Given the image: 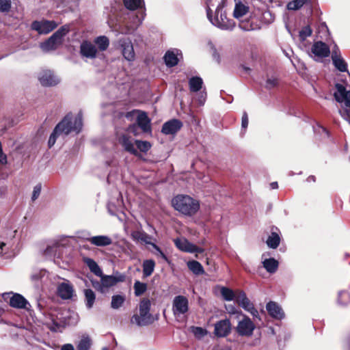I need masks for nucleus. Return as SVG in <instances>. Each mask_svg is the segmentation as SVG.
Segmentation results:
<instances>
[{
    "instance_id": "f257e3e1",
    "label": "nucleus",
    "mask_w": 350,
    "mask_h": 350,
    "mask_svg": "<svg viewBox=\"0 0 350 350\" xmlns=\"http://www.w3.org/2000/svg\"><path fill=\"white\" fill-rule=\"evenodd\" d=\"M83 126L82 115L79 113L72 121V115H67L65 118L55 126L53 132L51 135L48 144L49 147H52L55 142L57 135L64 134L68 135L71 132L79 133Z\"/></svg>"
},
{
    "instance_id": "f03ea898",
    "label": "nucleus",
    "mask_w": 350,
    "mask_h": 350,
    "mask_svg": "<svg viewBox=\"0 0 350 350\" xmlns=\"http://www.w3.org/2000/svg\"><path fill=\"white\" fill-rule=\"evenodd\" d=\"M174 208L185 216H193L200 209V202L188 195L179 194L172 200Z\"/></svg>"
},
{
    "instance_id": "7ed1b4c3",
    "label": "nucleus",
    "mask_w": 350,
    "mask_h": 350,
    "mask_svg": "<svg viewBox=\"0 0 350 350\" xmlns=\"http://www.w3.org/2000/svg\"><path fill=\"white\" fill-rule=\"evenodd\" d=\"M100 281L92 280V286L98 292L101 293H106L109 292V289L116 286L119 282H122L125 280V275L121 273H116V275H104L103 273L100 276Z\"/></svg>"
},
{
    "instance_id": "20e7f679",
    "label": "nucleus",
    "mask_w": 350,
    "mask_h": 350,
    "mask_svg": "<svg viewBox=\"0 0 350 350\" xmlns=\"http://www.w3.org/2000/svg\"><path fill=\"white\" fill-rule=\"evenodd\" d=\"M151 303L148 299H143L139 303V314H135L131 319V322L139 326H144L153 322V318L150 313Z\"/></svg>"
},
{
    "instance_id": "39448f33",
    "label": "nucleus",
    "mask_w": 350,
    "mask_h": 350,
    "mask_svg": "<svg viewBox=\"0 0 350 350\" xmlns=\"http://www.w3.org/2000/svg\"><path fill=\"white\" fill-rule=\"evenodd\" d=\"M69 31L68 25L61 27L47 40L40 44V48L46 52L56 49L62 43L64 37Z\"/></svg>"
},
{
    "instance_id": "423d86ee",
    "label": "nucleus",
    "mask_w": 350,
    "mask_h": 350,
    "mask_svg": "<svg viewBox=\"0 0 350 350\" xmlns=\"http://www.w3.org/2000/svg\"><path fill=\"white\" fill-rule=\"evenodd\" d=\"M207 17L213 25L221 29L231 30L235 26L234 22L226 17V14L223 12L222 8L220 5H218L215 10V16L214 18L211 16L210 9L207 10Z\"/></svg>"
},
{
    "instance_id": "0eeeda50",
    "label": "nucleus",
    "mask_w": 350,
    "mask_h": 350,
    "mask_svg": "<svg viewBox=\"0 0 350 350\" xmlns=\"http://www.w3.org/2000/svg\"><path fill=\"white\" fill-rule=\"evenodd\" d=\"M137 113V124H133L131 125L128 128V132L132 133L135 135H137V127H140L141 129L144 132H148L150 131L151 127H150V119L148 118L146 113L143 111H139L134 110L131 112H128L126 115V118H129L131 115Z\"/></svg>"
},
{
    "instance_id": "6e6552de",
    "label": "nucleus",
    "mask_w": 350,
    "mask_h": 350,
    "mask_svg": "<svg viewBox=\"0 0 350 350\" xmlns=\"http://www.w3.org/2000/svg\"><path fill=\"white\" fill-rule=\"evenodd\" d=\"M236 301L245 310L250 312L253 317L258 316V310L254 308L253 304L247 297L246 294L243 291H237Z\"/></svg>"
},
{
    "instance_id": "1a4fd4ad",
    "label": "nucleus",
    "mask_w": 350,
    "mask_h": 350,
    "mask_svg": "<svg viewBox=\"0 0 350 350\" xmlns=\"http://www.w3.org/2000/svg\"><path fill=\"white\" fill-rule=\"evenodd\" d=\"M79 53L82 57L90 59H96L99 55L95 44L89 40H83L81 42Z\"/></svg>"
},
{
    "instance_id": "9d476101",
    "label": "nucleus",
    "mask_w": 350,
    "mask_h": 350,
    "mask_svg": "<svg viewBox=\"0 0 350 350\" xmlns=\"http://www.w3.org/2000/svg\"><path fill=\"white\" fill-rule=\"evenodd\" d=\"M175 245L181 251L188 253H203L204 249L196 246L185 238L176 239L174 241Z\"/></svg>"
},
{
    "instance_id": "9b49d317",
    "label": "nucleus",
    "mask_w": 350,
    "mask_h": 350,
    "mask_svg": "<svg viewBox=\"0 0 350 350\" xmlns=\"http://www.w3.org/2000/svg\"><path fill=\"white\" fill-rule=\"evenodd\" d=\"M57 27V24L53 21L43 20L34 21L31 27L40 34H47Z\"/></svg>"
},
{
    "instance_id": "f8f14e48",
    "label": "nucleus",
    "mask_w": 350,
    "mask_h": 350,
    "mask_svg": "<svg viewBox=\"0 0 350 350\" xmlns=\"http://www.w3.org/2000/svg\"><path fill=\"white\" fill-rule=\"evenodd\" d=\"M255 325L251 319L243 316V319L240 321L237 327V331L241 336H250L252 335Z\"/></svg>"
},
{
    "instance_id": "ddd939ff",
    "label": "nucleus",
    "mask_w": 350,
    "mask_h": 350,
    "mask_svg": "<svg viewBox=\"0 0 350 350\" xmlns=\"http://www.w3.org/2000/svg\"><path fill=\"white\" fill-rule=\"evenodd\" d=\"M38 80L42 86H53L59 83V79L49 70H42L38 75Z\"/></svg>"
},
{
    "instance_id": "4468645a",
    "label": "nucleus",
    "mask_w": 350,
    "mask_h": 350,
    "mask_svg": "<svg viewBox=\"0 0 350 350\" xmlns=\"http://www.w3.org/2000/svg\"><path fill=\"white\" fill-rule=\"evenodd\" d=\"M119 44L122 49V54L128 62H133L135 59V53L133 45L129 39H121Z\"/></svg>"
},
{
    "instance_id": "2eb2a0df",
    "label": "nucleus",
    "mask_w": 350,
    "mask_h": 350,
    "mask_svg": "<svg viewBox=\"0 0 350 350\" xmlns=\"http://www.w3.org/2000/svg\"><path fill=\"white\" fill-rule=\"evenodd\" d=\"M188 300L182 295H178L173 300V312L174 315H180L188 311Z\"/></svg>"
},
{
    "instance_id": "dca6fc26",
    "label": "nucleus",
    "mask_w": 350,
    "mask_h": 350,
    "mask_svg": "<svg viewBox=\"0 0 350 350\" xmlns=\"http://www.w3.org/2000/svg\"><path fill=\"white\" fill-rule=\"evenodd\" d=\"M336 92L334 93L336 100L346 107H350V91H347L342 85L339 83L336 85Z\"/></svg>"
},
{
    "instance_id": "f3484780",
    "label": "nucleus",
    "mask_w": 350,
    "mask_h": 350,
    "mask_svg": "<svg viewBox=\"0 0 350 350\" xmlns=\"http://www.w3.org/2000/svg\"><path fill=\"white\" fill-rule=\"evenodd\" d=\"M83 238L97 247H105L112 243V239L107 235L90 237L89 234H87V235L83 236Z\"/></svg>"
},
{
    "instance_id": "a211bd4d",
    "label": "nucleus",
    "mask_w": 350,
    "mask_h": 350,
    "mask_svg": "<svg viewBox=\"0 0 350 350\" xmlns=\"http://www.w3.org/2000/svg\"><path fill=\"white\" fill-rule=\"evenodd\" d=\"M57 295L62 299H71L75 293V290L72 285L68 282L60 283L57 288Z\"/></svg>"
},
{
    "instance_id": "6ab92c4d",
    "label": "nucleus",
    "mask_w": 350,
    "mask_h": 350,
    "mask_svg": "<svg viewBox=\"0 0 350 350\" xmlns=\"http://www.w3.org/2000/svg\"><path fill=\"white\" fill-rule=\"evenodd\" d=\"M183 126V123L181 121L177 119H172L164 123L162 127V133L165 135H174Z\"/></svg>"
},
{
    "instance_id": "aec40b11",
    "label": "nucleus",
    "mask_w": 350,
    "mask_h": 350,
    "mask_svg": "<svg viewBox=\"0 0 350 350\" xmlns=\"http://www.w3.org/2000/svg\"><path fill=\"white\" fill-rule=\"evenodd\" d=\"M231 329V324L228 319L221 320L215 325V334L219 337L227 336Z\"/></svg>"
},
{
    "instance_id": "412c9836",
    "label": "nucleus",
    "mask_w": 350,
    "mask_h": 350,
    "mask_svg": "<svg viewBox=\"0 0 350 350\" xmlns=\"http://www.w3.org/2000/svg\"><path fill=\"white\" fill-rule=\"evenodd\" d=\"M266 309L269 315L276 319H282L284 317V313L282 308L274 301H269L267 304Z\"/></svg>"
},
{
    "instance_id": "4be33fe9",
    "label": "nucleus",
    "mask_w": 350,
    "mask_h": 350,
    "mask_svg": "<svg viewBox=\"0 0 350 350\" xmlns=\"http://www.w3.org/2000/svg\"><path fill=\"white\" fill-rule=\"evenodd\" d=\"M312 52L319 57H327L330 53L329 48L321 41L315 42L312 47Z\"/></svg>"
},
{
    "instance_id": "5701e85b",
    "label": "nucleus",
    "mask_w": 350,
    "mask_h": 350,
    "mask_svg": "<svg viewBox=\"0 0 350 350\" xmlns=\"http://www.w3.org/2000/svg\"><path fill=\"white\" fill-rule=\"evenodd\" d=\"M119 142L126 151L135 155L137 154V150L135 148L133 139L131 137L128 136V135L124 134L120 137Z\"/></svg>"
},
{
    "instance_id": "b1692460",
    "label": "nucleus",
    "mask_w": 350,
    "mask_h": 350,
    "mask_svg": "<svg viewBox=\"0 0 350 350\" xmlns=\"http://www.w3.org/2000/svg\"><path fill=\"white\" fill-rule=\"evenodd\" d=\"M10 305L13 308H27L29 303L21 295L14 294L10 297Z\"/></svg>"
},
{
    "instance_id": "393cba45",
    "label": "nucleus",
    "mask_w": 350,
    "mask_h": 350,
    "mask_svg": "<svg viewBox=\"0 0 350 350\" xmlns=\"http://www.w3.org/2000/svg\"><path fill=\"white\" fill-rule=\"evenodd\" d=\"M234 1L235 5L233 12V16L237 19H239L249 12L250 8L246 4L243 3L241 1Z\"/></svg>"
},
{
    "instance_id": "a878e982",
    "label": "nucleus",
    "mask_w": 350,
    "mask_h": 350,
    "mask_svg": "<svg viewBox=\"0 0 350 350\" xmlns=\"http://www.w3.org/2000/svg\"><path fill=\"white\" fill-rule=\"evenodd\" d=\"M332 59L334 66L340 72L347 71V65L345 60L341 57L340 55L338 53L336 50H333L332 54Z\"/></svg>"
},
{
    "instance_id": "bb28decb",
    "label": "nucleus",
    "mask_w": 350,
    "mask_h": 350,
    "mask_svg": "<svg viewBox=\"0 0 350 350\" xmlns=\"http://www.w3.org/2000/svg\"><path fill=\"white\" fill-rule=\"evenodd\" d=\"M133 241L144 243L145 244H153L151 243V237L143 230H135L131 232Z\"/></svg>"
},
{
    "instance_id": "cd10ccee",
    "label": "nucleus",
    "mask_w": 350,
    "mask_h": 350,
    "mask_svg": "<svg viewBox=\"0 0 350 350\" xmlns=\"http://www.w3.org/2000/svg\"><path fill=\"white\" fill-rule=\"evenodd\" d=\"M96 46L98 51L103 52L106 51L109 46V40L105 36H100L94 40L93 42Z\"/></svg>"
},
{
    "instance_id": "c85d7f7f",
    "label": "nucleus",
    "mask_w": 350,
    "mask_h": 350,
    "mask_svg": "<svg viewBox=\"0 0 350 350\" xmlns=\"http://www.w3.org/2000/svg\"><path fill=\"white\" fill-rule=\"evenodd\" d=\"M178 51H168L164 56V60L166 65L169 67L176 66L178 62Z\"/></svg>"
},
{
    "instance_id": "c756f323",
    "label": "nucleus",
    "mask_w": 350,
    "mask_h": 350,
    "mask_svg": "<svg viewBox=\"0 0 350 350\" xmlns=\"http://www.w3.org/2000/svg\"><path fill=\"white\" fill-rule=\"evenodd\" d=\"M203 85V80L200 77H193L189 80V90L192 92H197L200 90Z\"/></svg>"
},
{
    "instance_id": "7c9ffc66",
    "label": "nucleus",
    "mask_w": 350,
    "mask_h": 350,
    "mask_svg": "<svg viewBox=\"0 0 350 350\" xmlns=\"http://www.w3.org/2000/svg\"><path fill=\"white\" fill-rule=\"evenodd\" d=\"M84 262L89 267L91 272L94 273L96 275L100 277L103 274L102 269L94 260L90 258H85L84 259Z\"/></svg>"
},
{
    "instance_id": "2f4dec72",
    "label": "nucleus",
    "mask_w": 350,
    "mask_h": 350,
    "mask_svg": "<svg viewBox=\"0 0 350 350\" xmlns=\"http://www.w3.org/2000/svg\"><path fill=\"white\" fill-rule=\"evenodd\" d=\"M262 265L267 271L270 273H275L278 268V262L273 258L264 260Z\"/></svg>"
},
{
    "instance_id": "473e14b6",
    "label": "nucleus",
    "mask_w": 350,
    "mask_h": 350,
    "mask_svg": "<svg viewBox=\"0 0 350 350\" xmlns=\"http://www.w3.org/2000/svg\"><path fill=\"white\" fill-rule=\"evenodd\" d=\"M189 269L195 275H202L204 273L202 265L196 260H190L187 263Z\"/></svg>"
},
{
    "instance_id": "72a5a7b5",
    "label": "nucleus",
    "mask_w": 350,
    "mask_h": 350,
    "mask_svg": "<svg viewBox=\"0 0 350 350\" xmlns=\"http://www.w3.org/2000/svg\"><path fill=\"white\" fill-rule=\"evenodd\" d=\"M143 275L144 277H148L152 275L154 270L155 262L153 260H146L143 262Z\"/></svg>"
},
{
    "instance_id": "f704fd0d",
    "label": "nucleus",
    "mask_w": 350,
    "mask_h": 350,
    "mask_svg": "<svg viewBox=\"0 0 350 350\" xmlns=\"http://www.w3.org/2000/svg\"><path fill=\"white\" fill-rule=\"evenodd\" d=\"M84 295L86 307L89 309L92 308L96 299L95 293L91 289H85L84 290Z\"/></svg>"
},
{
    "instance_id": "c9c22d12",
    "label": "nucleus",
    "mask_w": 350,
    "mask_h": 350,
    "mask_svg": "<svg viewBox=\"0 0 350 350\" xmlns=\"http://www.w3.org/2000/svg\"><path fill=\"white\" fill-rule=\"evenodd\" d=\"M280 242V238L278 233L271 232V235L267 240V244L269 247L275 249L278 247Z\"/></svg>"
},
{
    "instance_id": "e433bc0d",
    "label": "nucleus",
    "mask_w": 350,
    "mask_h": 350,
    "mask_svg": "<svg viewBox=\"0 0 350 350\" xmlns=\"http://www.w3.org/2000/svg\"><path fill=\"white\" fill-rule=\"evenodd\" d=\"M125 301V297L120 295H113L111 297V307L113 309L120 308Z\"/></svg>"
},
{
    "instance_id": "4c0bfd02",
    "label": "nucleus",
    "mask_w": 350,
    "mask_h": 350,
    "mask_svg": "<svg viewBox=\"0 0 350 350\" xmlns=\"http://www.w3.org/2000/svg\"><path fill=\"white\" fill-rule=\"evenodd\" d=\"M221 294L226 301H232L236 299L237 291L234 292L228 288L222 287L221 288Z\"/></svg>"
},
{
    "instance_id": "58836bf2",
    "label": "nucleus",
    "mask_w": 350,
    "mask_h": 350,
    "mask_svg": "<svg viewBox=\"0 0 350 350\" xmlns=\"http://www.w3.org/2000/svg\"><path fill=\"white\" fill-rule=\"evenodd\" d=\"M125 7L131 10H135L142 6L143 0H124Z\"/></svg>"
},
{
    "instance_id": "ea45409f",
    "label": "nucleus",
    "mask_w": 350,
    "mask_h": 350,
    "mask_svg": "<svg viewBox=\"0 0 350 350\" xmlns=\"http://www.w3.org/2000/svg\"><path fill=\"white\" fill-rule=\"evenodd\" d=\"M309 0H293L287 4L289 10H297L306 4Z\"/></svg>"
},
{
    "instance_id": "a19ab883",
    "label": "nucleus",
    "mask_w": 350,
    "mask_h": 350,
    "mask_svg": "<svg viewBox=\"0 0 350 350\" xmlns=\"http://www.w3.org/2000/svg\"><path fill=\"white\" fill-rule=\"evenodd\" d=\"M135 295L140 296L147 290V284L139 281H135L134 283Z\"/></svg>"
},
{
    "instance_id": "79ce46f5",
    "label": "nucleus",
    "mask_w": 350,
    "mask_h": 350,
    "mask_svg": "<svg viewBox=\"0 0 350 350\" xmlns=\"http://www.w3.org/2000/svg\"><path fill=\"white\" fill-rule=\"evenodd\" d=\"M91 344V339L88 336H83L79 342L77 349L78 350H88Z\"/></svg>"
},
{
    "instance_id": "37998d69",
    "label": "nucleus",
    "mask_w": 350,
    "mask_h": 350,
    "mask_svg": "<svg viewBox=\"0 0 350 350\" xmlns=\"http://www.w3.org/2000/svg\"><path fill=\"white\" fill-rule=\"evenodd\" d=\"M135 144L137 146V148L140 151L144 152H147L151 147L150 144L146 141L136 140Z\"/></svg>"
},
{
    "instance_id": "c03bdc74",
    "label": "nucleus",
    "mask_w": 350,
    "mask_h": 350,
    "mask_svg": "<svg viewBox=\"0 0 350 350\" xmlns=\"http://www.w3.org/2000/svg\"><path fill=\"white\" fill-rule=\"evenodd\" d=\"M191 330L192 333L198 338H201L207 334L206 330L200 327H193Z\"/></svg>"
},
{
    "instance_id": "a18cd8bd",
    "label": "nucleus",
    "mask_w": 350,
    "mask_h": 350,
    "mask_svg": "<svg viewBox=\"0 0 350 350\" xmlns=\"http://www.w3.org/2000/svg\"><path fill=\"white\" fill-rule=\"evenodd\" d=\"M312 33V30L310 28V27L306 26L304 27L300 31H299V38L301 40L304 41L306 39V38L309 37Z\"/></svg>"
},
{
    "instance_id": "49530a36",
    "label": "nucleus",
    "mask_w": 350,
    "mask_h": 350,
    "mask_svg": "<svg viewBox=\"0 0 350 350\" xmlns=\"http://www.w3.org/2000/svg\"><path fill=\"white\" fill-rule=\"evenodd\" d=\"M278 85V80L276 77H271L267 78L265 83V87L268 89H271Z\"/></svg>"
},
{
    "instance_id": "de8ad7c7",
    "label": "nucleus",
    "mask_w": 350,
    "mask_h": 350,
    "mask_svg": "<svg viewBox=\"0 0 350 350\" xmlns=\"http://www.w3.org/2000/svg\"><path fill=\"white\" fill-rule=\"evenodd\" d=\"M48 327L53 332L61 331V325L54 319H52L51 322L46 323Z\"/></svg>"
},
{
    "instance_id": "09e8293b",
    "label": "nucleus",
    "mask_w": 350,
    "mask_h": 350,
    "mask_svg": "<svg viewBox=\"0 0 350 350\" xmlns=\"http://www.w3.org/2000/svg\"><path fill=\"white\" fill-rule=\"evenodd\" d=\"M11 8V0H0V12H8Z\"/></svg>"
},
{
    "instance_id": "8fccbe9b",
    "label": "nucleus",
    "mask_w": 350,
    "mask_h": 350,
    "mask_svg": "<svg viewBox=\"0 0 350 350\" xmlns=\"http://www.w3.org/2000/svg\"><path fill=\"white\" fill-rule=\"evenodd\" d=\"M239 27L243 31H251L254 29L252 25L248 21H241Z\"/></svg>"
},
{
    "instance_id": "3c124183",
    "label": "nucleus",
    "mask_w": 350,
    "mask_h": 350,
    "mask_svg": "<svg viewBox=\"0 0 350 350\" xmlns=\"http://www.w3.org/2000/svg\"><path fill=\"white\" fill-rule=\"evenodd\" d=\"M41 192V185L38 184L33 187L31 199L33 201L36 200L40 196Z\"/></svg>"
},
{
    "instance_id": "603ef678",
    "label": "nucleus",
    "mask_w": 350,
    "mask_h": 350,
    "mask_svg": "<svg viewBox=\"0 0 350 350\" xmlns=\"http://www.w3.org/2000/svg\"><path fill=\"white\" fill-rule=\"evenodd\" d=\"M340 116L350 124V108L339 110Z\"/></svg>"
},
{
    "instance_id": "864d4df0",
    "label": "nucleus",
    "mask_w": 350,
    "mask_h": 350,
    "mask_svg": "<svg viewBox=\"0 0 350 350\" xmlns=\"http://www.w3.org/2000/svg\"><path fill=\"white\" fill-rule=\"evenodd\" d=\"M152 246L154 249L157 252V254L159 255L163 260L167 261V257L166 255L161 250V249L154 243L152 244Z\"/></svg>"
},
{
    "instance_id": "5fc2aeb1",
    "label": "nucleus",
    "mask_w": 350,
    "mask_h": 350,
    "mask_svg": "<svg viewBox=\"0 0 350 350\" xmlns=\"http://www.w3.org/2000/svg\"><path fill=\"white\" fill-rule=\"evenodd\" d=\"M248 126V117L246 112H244L241 120V127L245 129Z\"/></svg>"
},
{
    "instance_id": "6e6d98bb",
    "label": "nucleus",
    "mask_w": 350,
    "mask_h": 350,
    "mask_svg": "<svg viewBox=\"0 0 350 350\" xmlns=\"http://www.w3.org/2000/svg\"><path fill=\"white\" fill-rule=\"evenodd\" d=\"M206 98V93L204 91L200 92V95H199V96L198 98V103L200 105H203L204 104V103H205Z\"/></svg>"
},
{
    "instance_id": "4d7b16f0",
    "label": "nucleus",
    "mask_w": 350,
    "mask_h": 350,
    "mask_svg": "<svg viewBox=\"0 0 350 350\" xmlns=\"http://www.w3.org/2000/svg\"><path fill=\"white\" fill-rule=\"evenodd\" d=\"M61 350H75V348L71 344H66L62 347Z\"/></svg>"
},
{
    "instance_id": "13d9d810",
    "label": "nucleus",
    "mask_w": 350,
    "mask_h": 350,
    "mask_svg": "<svg viewBox=\"0 0 350 350\" xmlns=\"http://www.w3.org/2000/svg\"><path fill=\"white\" fill-rule=\"evenodd\" d=\"M228 311L230 314H236V313H238V314H241V312H237L236 310V309L234 308V307H233V306H230L229 308L228 309Z\"/></svg>"
},
{
    "instance_id": "bf43d9fd",
    "label": "nucleus",
    "mask_w": 350,
    "mask_h": 350,
    "mask_svg": "<svg viewBox=\"0 0 350 350\" xmlns=\"http://www.w3.org/2000/svg\"><path fill=\"white\" fill-rule=\"evenodd\" d=\"M5 247V243L0 241V254H1L4 252Z\"/></svg>"
},
{
    "instance_id": "052dcab7",
    "label": "nucleus",
    "mask_w": 350,
    "mask_h": 350,
    "mask_svg": "<svg viewBox=\"0 0 350 350\" xmlns=\"http://www.w3.org/2000/svg\"><path fill=\"white\" fill-rule=\"evenodd\" d=\"M270 186H271V189H277L278 187V185L277 182L271 183L270 184Z\"/></svg>"
},
{
    "instance_id": "680f3d73",
    "label": "nucleus",
    "mask_w": 350,
    "mask_h": 350,
    "mask_svg": "<svg viewBox=\"0 0 350 350\" xmlns=\"http://www.w3.org/2000/svg\"><path fill=\"white\" fill-rule=\"evenodd\" d=\"M53 248V247L48 246L45 250L46 254H49Z\"/></svg>"
},
{
    "instance_id": "e2e57ef3",
    "label": "nucleus",
    "mask_w": 350,
    "mask_h": 350,
    "mask_svg": "<svg viewBox=\"0 0 350 350\" xmlns=\"http://www.w3.org/2000/svg\"><path fill=\"white\" fill-rule=\"evenodd\" d=\"M311 179V180H313L314 181V176H310L308 178V180Z\"/></svg>"
},
{
    "instance_id": "0e129e2a",
    "label": "nucleus",
    "mask_w": 350,
    "mask_h": 350,
    "mask_svg": "<svg viewBox=\"0 0 350 350\" xmlns=\"http://www.w3.org/2000/svg\"><path fill=\"white\" fill-rule=\"evenodd\" d=\"M322 27H323V28H325L326 30H327V26H326V25H322Z\"/></svg>"
},
{
    "instance_id": "69168bd1",
    "label": "nucleus",
    "mask_w": 350,
    "mask_h": 350,
    "mask_svg": "<svg viewBox=\"0 0 350 350\" xmlns=\"http://www.w3.org/2000/svg\"><path fill=\"white\" fill-rule=\"evenodd\" d=\"M243 68H244L246 71L250 70V68H249L244 67Z\"/></svg>"
},
{
    "instance_id": "338daca9",
    "label": "nucleus",
    "mask_w": 350,
    "mask_h": 350,
    "mask_svg": "<svg viewBox=\"0 0 350 350\" xmlns=\"http://www.w3.org/2000/svg\"><path fill=\"white\" fill-rule=\"evenodd\" d=\"M102 350H109L107 348L105 347Z\"/></svg>"
}]
</instances>
